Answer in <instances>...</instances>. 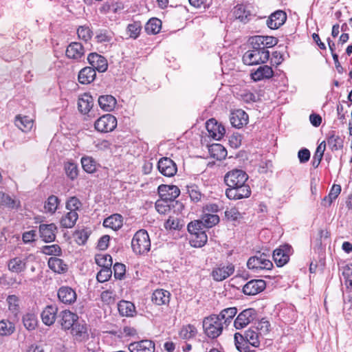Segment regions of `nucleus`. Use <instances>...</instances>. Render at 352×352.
I'll list each match as a JSON object with an SVG mask.
<instances>
[{
  "instance_id": "obj_39",
  "label": "nucleus",
  "mask_w": 352,
  "mask_h": 352,
  "mask_svg": "<svg viewBox=\"0 0 352 352\" xmlns=\"http://www.w3.org/2000/svg\"><path fill=\"white\" fill-rule=\"evenodd\" d=\"M49 267L55 272L62 273L67 269V265L63 263V261L56 257H52L48 261Z\"/></svg>"
},
{
  "instance_id": "obj_9",
  "label": "nucleus",
  "mask_w": 352,
  "mask_h": 352,
  "mask_svg": "<svg viewBox=\"0 0 352 352\" xmlns=\"http://www.w3.org/2000/svg\"><path fill=\"white\" fill-rule=\"evenodd\" d=\"M206 127L208 133V136L216 140H221L226 133L224 126L219 124L214 119L208 120L206 124Z\"/></svg>"
},
{
  "instance_id": "obj_46",
  "label": "nucleus",
  "mask_w": 352,
  "mask_h": 352,
  "mask_svg": "<svg viewBox=\"0 0 352 352\" xmlns=\"http://www.w3.org/2000/svg\"><path fill=\"white\" fill-rule=\"evenodd\" d=\"M200 221L202 223V226L211 228L219 223V217L217 214H205Z\"/></svg>"
},
{
  "instance_id": "obj_2",
  "label": "nucleus",
  "mask_w": 352,
  "mask_h": 352,
  "mask_svg": "<svg viewBox=\"0 0 352 352\" xmlns=\"http://www.w3.org/2000/svg\"><path fill=\"white\" fill-rule=\"evenodd\" d=\"M226 326L216 314H212L204 318L203 328L206 335L212 339L218 338L223 332Z\"/></svg>"
},
{
  "instance_id": "obj_54",
  "label": "nucleus",
  "mask_w": 352,
  "mask_h": 352,
  "mask_svg": "<svg viewBox=\"0 0 352 352\" xmlns=\"http://www.w3.org/2000/svg\"><path fill=\"white\" fill-rule=\"evenodd\" d=\"M41 252L46 255L60 256L61 248L56 244L44 245L41 248Z\"/></svg>"
},
{
  "instance_id": "obj_40",
  "label": "nucleus",
  "mask_w": 352,
  "mask_h": 352,
  "mask_svg": "<svg viewBox=\"0 0 352 352\" xmlns=\"http://www.w3.org/2000/svg\"><path fill=\"white\" fill-rule=\"evenodd\" d=\"M37 318L34 314L27 313L23 316V325L29 331L34 330L37 326Z\"/></svg>"
},
{
  "instance_id": "obj_59",
  "label": "nucleus",
  "mask_w": 352,
  "mask_h": 352,
  "mask_svg": "<svg viewBox=\"0 0 352 352\" xmlns=\"http://www.w3.org/2000/svg\"><path fill=\"white\" fill-rule=\"evenodd\" d=\"M77 34L79 38L87 41L92 36V32L87 25L80 26L77 30Z\"/></svg>"
},
{
  "instance_id": "obj_19",
  "label": "nucleus",
  "mask_w": 352,
  "mask_h": 352,
  "mask_svg": "<svg viewBox=\"0 0 352 352\" xmlns=\"http://www.w3.org/2000/svg\"><path fill=\"white\" fill-rule=\"evenodd\" d=\"M130 352H154L155 344L149 340L134 342L129 345Z\"/></svg>"
},
{
  "instance_id": "obj_16",
  "label": "nucleus",
  "mask_w": 352,
  "mask_h": 352,
  "mask_svg": "<svg viewBox=\"0 0 352 352\" xmlns=\"http://www.w3.org/2000/svg\"><path fill=\"white\" fill-rule=\"evenodd\" d=\"M287 20V14L283 10L272 13L267 20V25L272 30H276L283 25Z\"/></svg>"
},
{
  "instance_id": "obj_7",
  "label": "nucleus",
  "mask_w": 352,
  "mask_h": 352,
  "mask_svg": "<svg viewBox=\"0 0 352 352\" xmlns=\"http://www.w3.org/2000/svg\"><path fill=\"white\" fill-rule=\"evenodd\" d=\"M256 317V311L253 308H248L242 311L234 321V326L236 329H241L247 327Z\"/></svg>"
},
{
  "instance_id": "obj_23",
  "label": "nucleus",
  "mask_w": 352,
  "mask_h": 352,
  "mask_svg": "<svg viewBox=\"0 0 352 352\" xmlns=\"http://www.w3.org/2000/svg\"><path fill=\"white\" fill-rule=\"evenodd\" d=\"M94 105V100L92 96L87 93L81 95L78 101V108L79 111L82 114H87L92 109Z\"/></svg>"
},
{
  "instance_id": "obj_37",
  "label": "nucleus",
  "mask_w": 352,
  "mask_h": 352,
  "mask_svg": "<svg viewBox=\"0 0 352 352\" xmlns=\"http://www.w3.org/2000/svg\"><path fill=\"white\" fill-rule=\"evenodd\" d=\"M78 218V213L75 211H69L63 216L60 219V225L65 228H72Z\"/></svg>"
},
{
  "instance_id": "obj_57",
  "label": "nucleus",
  "mask_w": 352,
  "mask_h": 352,
  "mask_svg": "<svg viewBox=\"0 0 352 352\" xmlns=\"http://www.w3.org/2000/svg\"><path fill=\"white\" fill-rule=\"evenodd\" d=\"M6 301L8 304L9 310L12 313L16 314L19 310V299L15 295L8 296Z\"/></svg>"
},
{
  "instance_id": "obj_58",
  "label": "nucleus",
  "mask_w": 352,
  "mask_h": 352,
  "mask_svg": "<svg viewBox=\"0 0 352 352\" xmlns=\"http://www.w3.org/2000/svg\"><path fill=\"white\" fill-rule=\"evenodd\" d=\"M14 327L12 322L6 320L0 321V335L8 336L14 332Z\"/></svg>"
},
{
  "instance_id": "obj_42",
  "label": "nucleus",
  "mask_w": 352,
  "mask_h": 352,
  "mask_svg": "<svg viewBox=\"0 0 352 352\" xmlns=\"http://www.w3.org/2000/svg\"><path fill=\"white\" fill-rule=\"evenodd\" d=\"M96 263L102 268H111L113 261L109 254H98L96 258Z\"/></svg>"
},
{
  "instance_id": "obj_1",
  "label": "nucleus",
  "mask_w": 352,
  "mask_h": 352,
  "mask_svg": "<svg viewBox=\"0 0 352 352\" xmlns=\"http://www.w3.org/2000/svg\"><path fill=\"white\" fill-rule=\"evenodd\" d=\"M248 175L242 170L234 169L224 176V182L228 188L226 195L230 199L237 200L249 197L251 194L250 186L246 184Z\"/></svg>"
},
{
  "instance_id": "obj_51",
  "label": "nucleus",
  "mask_w": 352,
  "mask_h": 352,
  "mask_svg": "<svg viewBox=\"0 0 352 352\" xmlns=\"http://www.w3.org/2000/svg\"><path fill=\"white\" fill-rule=\"evenodd\" d=\"M234 339L236 347L240 352H248V345L243 335L236 333Z\"/></svg>"
},
{
  "instance_id": "obj_18",
  "label": "nucleus",
  "mask_w": 352,
  "mask_h": 352,
  "mask_svg": "<svg viewBox=\"0 0 352 352\" xmlns=\"http://www.w3.org/2000/svg\"><path fill=\"white\" fill-rule=\"evenodd\" d=\"M56 230L57 228L54 223L41 224L39 226L40 236L45 243L54 241Z\"/></svg>"
},
{
  "instance_id": "obj_41",
  "label": "nucleus",
  "mask_w": 352,
  "mask_h": 352,
  "mask_svg": "<svg viewBox=\"0 0 352 352\" xmlns=\"http://www.w3.org/2000/svg\"><path fill=\"white\" fill-rule=\"evenodd\" d=\"M258 334V333H256V331L252 329H248V331H246L243 336L247 344H250L255 347L258 346L260 344Z\"/></svg>"
},
{
  "instance_id": "obj_24",
  "label": "nucleus",
  "mask_w": 352,
  "mask_h": 352,
  "mask_svg": "<svg viewBox=\"0 0 352 352\" xmlns=\"http://www.w3.org/2000/svg\"><path fill=\"white\" fill-rule=\"evenodd\" d=\"M57 311V307L54 306H47L41 313L43 322L47 326L53 324L56 320Z\"/></svg>"
},
{
  "instance_id": "obj_38",
  "label": "nucleus",
  "mask_w": 352,
  "mask_h": 352,
  "mask_svg": "<svg viewBox=\"0 0 352 352\" xmlns=\"http://www.w3.org/2000/svg\"><path fill=\"white\" fill-rule=\"evenodd\" d=\"M162 28V21L157 18L151 19L145 25V30L148 34H156Z\"/></svg>"
},
{
  "instance_id": "obj_36",
  "label": "nucleus",
  "mask_w": 352,
  "mask_h": 352,
  "mask_svg": "<svg viewBox=\"0 0 352 352\" xmlns=\"http://www.w3.org/2000/svg\"><path fill=\"white\" fill-rule=\"evenodd\" d=\"M118 309L122 316L126 317L133 316L135 312V305L132 302L126 300L120 301L118 305Z\"/></svg>"
},
{
  "instance_id": "obj_48",
  "label": "nucleus",
  "mask_w": 352,
  "mask_h": 352,
  "mask_svg": "<svg viewBox=\"0 0 352 352\" xmlns=\"http://www.w3.org/2000/svg\"><path fill=\"white\" fill-rule=\"evenodd\" d=\"M58 204V198L55 195H51L48 197L47 201L45 202V209L48 212L53 214L56 211Z\"/></svg>"
},
{
  "instance_id": "obj_31",
  "label": "nucleus",
  "mask_w": 352,
  "mask_h": 352,
  "mask_svg": "<svg viewBox=\"0 0 352 352\" xmlns=\"http://www.w3.org/2000/svg\"><path fill=\"white\" fill-rule=\"evenodd\" d=\"M170 300V293L164 289H156L152 295V301L157 305H166Z\"/></svg>"
},
{
  "instance_id": "obj_17",
  "label": "nucleus",
  "mask_w": 352,
  "mask_h": 352,
  "mask_svg": "<svg viewBox=\"0 0 352 352\" xmlns=\"http://www.w3.org/2000/svg\"><path fill=\"white\" fill-rule=\"evenodd\" d=\"M58 297L63 303L71 305L76 300L77 295L72 287L63 286L58 290Z\"/></svg>"
},
{
  "instance_id": "obj_30",
  "label": "nucleus",
  "mask_w": 352,
  "mask_h": 352,
  "mask_svg": "<svg viewBox=\"0 0 352 352\" xmlns=\"http://www.w3.org/2000/svg\"><path fill=\"white\" fill-rule=\"evenodd\" d=\"M69 330H71V333L78 341H82L88 338L87 327L85 324L76 322Z\"/></svg>"
},
{
  "instance_id": "obj_43",
  "label": "nucleus",
  "mask_w": 352,
  "mask_h": 352,
  "mask_svg": "<svg viewBox=\"0 0 352 352\" xmlns=\"http://www.w3.org/2000/svg\"><path fill=\"white\" fill-rule=\"evenodd\" d=\"M0 206H5L10 208H16L19 206V201L12 199L4 192H0Z\"/></svg>"
},
{
  "instance_id": "obj_52",
  "label": "nucleus",
  "mask_w": 352,
  "mask_h": 352,
  "mask_svg": "<svg viewBox=\"0 0 352 352\" xmlns=\"http://www.w3.org/2000/svg\"><path fill=\"white\" fill-rule=\"evenodd\" d=\"M168 202V201L160 197V199L155 202L156 210L162 214H168L170 211Z\"/></svg>"
},
{
  "instance_id": "obj_55",
  "label": "nucleus",
  "mask_w": 352,
  "mask_h": 352,
  "mask_svg": "<svg viewBox=\"0 0 352 352\" xmlns=\"http://www.w3.org/2000/svg\"><path fill=\"white\" fill-rule=\"evenodd\" d=\"M90 235V230L82 229L77 230L74 233L76 241L79 245H84Z\"/></svg>"
},
{
  "instance_id": "obj_14",
  "label": "nucleus",
  "mask_w": 352,
  "mask_h": 352,
  "mask_svg": "<svg viewBox=\"0 0 352 352\" xmlns=\"http://www.w3.org/2000/svg\"><path fill=\"white\" fill-rule=\"evenodd\" d=\"M158 192L161 198L171 201L179 195L180 190L176 186L161 185L158 188Z\"/></svg>"
},
{
  "instance_id": "obj_47",
  "label": "nucleus",
  "mask_w": 352,
  "mask_h": 352,
  "mask_svg": "<svg viewBox=\"0 0 352 352\" xmlns=\"http://www.w3.org/2000/svg\"><path fill=\"white\" fill-rule=\"evenodd\" d=\"M142 30V25L139 21H135L127 25L126 32L129 37L132 38H136L140 35Z\"/></svg>"
},
{
  "instance_id": "obj_53",
  "label": "nucleus",
  "mask_w": 352,
  "mask_h": 352,
  "mask_svg": "<svg viewBox=\"0 0 352 352\" xmlns=\"http://www.w3.org/2000/svg\"><path fill=\"white\" fill-rule=\"evenodd\" d=\"M65 170L67 176L72 180L76 179L78 176V166L73 162H68L65 164Z\"/></svg>"
},
{
  "instance_id": "obj_61",
  "label": "nucleus",
  "mask_w": 352,
  "mask_h": 352,
  "mask_svg": "<svg viewBox=\"0 0 352 352\" xmlns=\"http://www.w3.org/2000/svg\"><path fill=\"white\" fill-rule=\"evenodd\" d=\"M111 268H101L100 272L98 273L96 278L99 282L104 283L111 278Z\"/></svg>"
},
{
  "instance_id": "obj_28",
  "label": "nucleus",
  "mask_w": 352,
  "mask_h": 352,
  "mask_svg": "<svg viewBox=\"0 0 352 352\" xmlns=\"http://www.w3.org/2000/svg\"><path fill=\"white\" fill-rule=\"evenodd\" d=\"M8 267L10 271L14 273H21L26 268V258L15 257L9 261Z\"/></svg>"
},
{
  "instance_id": "obj_63",
  "label": "nucleus",
  "mask_w": 352,
  "mask_h": 352,
  "mask_svg": "<svg viewBox=\"0 0 352 352\" xmlns=\"http://www.w3.org/2000/svg\"><path fill=\"white\" fill-rule=\"evenodd\" d=\"M101 299L106 304L110 305L116 301V294L110 290H106L102 292Z\"/></svg>"
},
{
  "instance_id": "obj_26",
  "label": "nucleus",
  "mask_w": 352,
  "mask_h": 352,
  "mask_svg": "<svg viewBox=\"0 0 352 352\" xmlns=\"http://www.w3.org/2000/svg\"><path fill=\"white\" fill-rule=\"evenodd\" d=\"M98 104L104 111H111L116 107V99L111 95L100 96L98 98Z\"/></svg>"
},
{
  "instance_id": "obj_29",
  "label": "nucleus",
  "mask_w": 352,
  "mask_h": 352,
  "mask_svg": "<svg viewBox=\"0 0 352 352\" xmlns=\"http://www.w3.org/2000/svg\"><path fill=\"white\" fill-rule=\"evenodd\" d=\"M236 314L237 309L232 307L223 309L219 314H216V316H219V320L222 321L223 324L226 327H228Z\"/></svg>"
},
{
  "instance_id": "obj_62",
  "label": "nucleus",
  "mask_w": 352,
  "mask_h": 352,
  "mask_svg": "<svg viewBox=\"0 0 352 352\" xmlns=\"http://www.w3.org/2000/svg\"><path fill=\"white\" fill-rule=\"evenodd\" d=\"M81 203L80 200L76 197H70L66 204V208L69 211L76 212L81 207Z\"/></svg>"
},
{
  "instance_id": "obj_64",
  "label": "nucleus",
  "mask_w": 352,
  "mask_h": 352,
  "mask_svg": "<svg viewBox=\"0 0 352 352\" xmlns=\"http://www.w3.org/2000/svg\"><path fill=\"white\" fill-rule=\"evenodd\" d=\"M342 275L346 284L352 287V265H346L343 268Z\"/></svg>"
},
{
  "instance_id": "obj_6",
  "label": "nucleus",
  "mask_w": 352,
  "mask_h": 352,
  "mask_svg": "<svg viewBox=\"0 0 352 352\" xmlns=\"http://www.w3.org/2000/svg\"><path fill=\"white\" fill-rule=\"evenodd\" d=\"M117 126V119L111 114H105L100 117L94 123V128L101 133L113 131Z\"/></svg>"
},
{
  "instance_id": "obj_11",
  "label": "nucleus",
  "mask_w": 352,
  "mask_h": 352,
  "mask_svg": "<svg viewBox=\"0 0 352 352\" xmlns=\"http://www.w3.org/2000/svg\"><path fill=\"white\" fill-rule=\"evenodd\" d=\"M89 63L95 71L98 72H104L108 67L107 59L97 53H91L87 57Z\"/></svg>"
},
{
  "instance_id": "obj_60",
  "label": "nucleus",
  "mask_w": 352,
  "mask_h": 352,
  "mask_svg": "<svg viewBox=\"0 0 352 352\" xmlns=\"http://www.w3.org/2000/svg\"><path fill=\"white\" fill-rule=\"evenodd\" d=\"M256 329L258 331L259 335H267L270 331V324L269 321L264 318L261 319L256 324Z\"/></svg>"
},
{
  "instance_id": "obj_33",
  "label": "nucleus",
  "mask_w": 352,
  "mask_h": 352,
  "mask_svg": "<svg viewBox=\"0 0 352 352\" xmlns=\"http://www.w3.org/2000/svg\"><path fill=\"white\" fill-rule=\"evenodd\" d=\"M103 226L113 230H118L122 226V217L118 214L111 215L104 220Z\"/></svg>"
},
{
  "instance_id": "obj_25",
  "label": "nucleus",
  "mask_w": 352,
  "mask_h": 352,
  "mask_svg": "<svg viewBox=\"0 0 352 352\" xmlns=\"http://www.w3.org/2000/svg\"><path fill=\"white\" fill-rule=\"evenodd\" d=\"M96 76L95 69L91 67H85L78 74V81L80 84L87 85L94 81Z\"/></svg>"
},
{
  "instance_id": "obj_20",
  "label": "nucleus",
  "mask_w": 352,
  "mask_h": 352,
  "mask_svg": "<svg viewBox=\"0 0 352 352\" xmlns=\"http://www.w3.org/2000/svg\"><path fill=\"white\" fill-rule=\"evenodd\" d=\"M230 121L232 126L240 129L248 122V115L241 109L231 113Z\"/></svg>"
},
{
  "instance_id": "obj_45",
  "label": "nucleus",
  "mask_w": 352,
  "mask_h": 352,
  "mask_svg": "<svg viewBox=\"0 0 352 352\" xmlns=\"http://www.w3.org/2000/svg\"><path fill=\"white\" fill-rule=\"evenodd\" d=\"M81 164L85 171L89 173L95 172L96 169V163L91 157H82Z\"/></svg>"
},
{
  "instance_id": "obj_56",
  "label": "nucleus",
  "mask_w": 352,
  "mask_h": 352,
  "mask_svg": "<svg viewBox=\"0 0 352 352\" xmlns=\"http://www.w3.org/2000/svg\"><path fill=\"white\" fill-rule=\"evenodd\" d=\"M188 193L190 197V199L194 202H198L201 201L203 196L199 190V187L195 185L188 186Z\"/></svg>"
},
{
  "instance_id": "obj_10",
  "label": "nucleus",
  "mask_w": 352,
  "mask_h": 352,
  "mask_svg": "<svg viewBox=\"0 0 352 352\" xmlns=\"http://www.w3.org/2000/svg\"><path fill=\"white\" fill-rule=\"evenodd\" d=\"M157 168L163 175L168 177L174 176L177 171L175 163L168 157L162 158L158 162Z\"/></svg>"
},
{
  "instance_id": "obj_5",
  "label": "nucleus",
  "mask_w": 352,
  "mask_h": 352,
  "mask_svg": "<svg viewBox=\"0 0 352 352\" xmlns=\"http://www.w3.org/2000/svg\"><path fill=\"white\" fill-rule=\"evenodd\" d=\"M247 266L249 269L258 272L261 270H271L273 264L268 256L265 254H259L250 257L247 262Z\"/></svg>"
},
{
  "instance_id": "obj_22",
  "label": "nucleus",
  "mask_w": 352,
  "mask_h": 352,
  "mask_svg": "<svg viewBox=\"0 0 352 352\" xmlns=\"http://www.w3.org/2000/svg\"><path fill=\"white\" fill-rule=\"evenodd\" d=\"M65 53L69 58L80 60L84 56L85 51L80 43L73 42L67 46Z\"/></svg>"
},
{
  "instance_id": "obj_50",
  "label": "nucleus",
  "mask_w": 352,
  "mask_h": 352,
  "mask_svg": "<svg viewBox=\"0 0 352 352\" xmlns=\"http://www.w3.org/2000/svg\"><path fill=\"white\" fill-rule=\"evenodd\" d=\"M208 236L205 232L201 231L197 233L193 234V238L192 239V242L193 243V245L195 247L201 248L204 246L207 242Z\"/></svg>"
},
{
  "instance_id": "obj_3",
  "label": "nucleus",
  "mask_w": 352,
  "mask_h": 352,
  "mask_svg": "<svg viewBox=\"0 0 352 352\" xmlns=\"http://www.w3.org/2000/svg\"><path fill=\"white\" fill-rule=\"evenodd\" d=\"M131 248L137 254H144L150 250L151 240L145 230H140L135 232L131 241Z\"/></svg>"
},
{
  "instance_id": "obj_8",
  "label": "nucleus",
  "mask_w": 352,
  "mask_h": 352,
  "mask_svg": "<svg viewBox=\"0 0 352 352\" xmlns=\"http://www.w3.org/2000/svg\"><path fill=\"white\" fill-rule=\"evenodd\" d=\"M292 252V247L287 244L280 246L273 252V258L278 267L285 265L289 260Z\"/></svg>"
},
{
  "instance_id": "obj_49",
  "label": "nucleus",
  "mask_w": 352,
  "mask_h": 352,
  "mask_svg": "<svg viewBox=\"0 0 352 352\" xmlns=\"http://www.w3.org/2000/svg\"><path fill=\"white\" fill-rule=\"evenodd\" d=\"M197 334V329L194 325L188 324L182 328L179 336L183 339H190Z\"/></svg>"
},
{
  "instance_id": "obj_34",
  "label": "nucleus",
  "mask_w": 352,
  "mask_h": 352,
  "mask_svg": "<svg viewBox=\"0 0 352 352\" xmlns=\"http://www.w3.org/2000/svg\"><path fill=\"white\" fill-rule=\"evenodd\" d=\"M33 120L28 116H18L15 119V125L22 131L28 132L33 126Z\"/></svg>"
},
{
  "instance_id": "obj_21",
  "label": "nucleus",
  "mask_w": 352,
  "mask_h": 352,
  "mask_svg": "<svg viewBox=\"0 0 352 352\" xmlns=\"http://www.w3.org/2000/svg\"><path fill=\"white\" fill-rule=\"evenodd\" d=\"M233 15L236 19L239 20L243 23H247L253 17L248 6L243 4L236 5L234 8Z\"/></svg>"
},
{
  "instance_id": "obj_4",
  "label": "nucleus",
  "mask_w": 352,
  "mask_h": 352,
  "mask_svg": "<svg viewBox=\"0 0 352 352\" xmlns=\"http://www.w3.org/2000/svg\"><path fill=\"white\" fill-rule=\"evenodd\" d=\"M270 58V52L264 47L247 51L243 56V61L245 65H253L266 63Z\"/></svg>"
},
{
  "instance_id": "obj_13",
  "label": "nucleus",
  "mask_w": 352,
  "mask_h": 352,
  "mask_svg": "<svg viewBox=\"0 0 352 352\" xmlns=\"http://www.w3.org/2000/svg\"><path fill=\"white\" fill-rule=\"evenodd\" d=\"M59 318L60 324L64 330H69L78 320V315L69 310L61 311Z\"/></svg>"
},
{
  "instance_id": "obj_15",
  "label": "nucleus",
  "mask_w": 352,
  "mask_h": 352,
  "mask_svg": "<svg viewBox=\"0 0 352 352\" xmlns=\"http://www.w3.org/2000/svg\"><path fill=\"white\" fill-rule=\"evenodd\" d=\"M234 271V265L228 264V265H219L212 270L211 275L216 281H222L231 276Z\"/></svg>"
},
{
  "instance_id": "obj_44",
  "label": "nucleus",
  "mask_w": 352,
  "mask_h": 352,
  "mask_svg": "<svg viewBox=\"0 0 352 352\" xmlns=\"http://www.w3.org/2000/svg\"><path fill=\"white\" fill-rule=\"evenodd\" d=\"M327 144L332 151H337L342 147V140L332 132L327 139Z\"/></svg>"
},
{
  "instance_id": "obj_32",
  "label": "nucleus",
  "mask_w": 352,
  "mask_h": 352,
  "mask_svg": "<svg viewBox=\"0 0 352 352\" xmlns=\"http://www.w3.org/2000/svg\"><path fill=\"white\" fill-rule=\"evenodd\" d=\"M210 157L217 160L225 159L227 155L226 149L220 144H212L208 147Z\"/></svg>"
},
{
  "instance_id": "obj_27",
  "label": "nucleus",
  "mask_w": 352,
  "mask_h": 352,
  "mask_svg": "<svg viewBox=\"0 0 352 352\" xmlns=\"http://www.w3.org/2000/svg\"><path fill=\"white\" fill-rule=\"evenodd\" d=\"M273 70L268 65L260 66L254 73H252V78L254 81H259L265 78H270L273 76Z\"/></svg>"
},
{
  "instance_id": "obj_35",
  "label": "nucleus",
  "mask_w": 352,
  "mask_h": 352,
  "mask_svg": "<svg viewBox=\"0 0 352 352\" xmlns=\"http://www.w3.org/2000/svg\"><path fill=\"white\" fill-rule=\"evenodd\" d=\"M341 192V186L338 184H333L328 195L324 197L322 201V205L324 207H329L332 202L338 197Z\"/></svg>"
},
{
  "instance_id": "obj_12",
  "label": "nucleus",
  "mask_w": 352,
  "mask_h": 352,
  "mask_svg": "<svg viewBox=\"0 0 352 352\" xmlns=\"http://www.w3.org/2000/svg\"><path fill=\"white\" fill-rule=\"evenodd\" d=\"M265 288V282L261 279L251 280L248 282L243 288V292L245 295L254 296Z\"/></svg>"
}]
</instances>
